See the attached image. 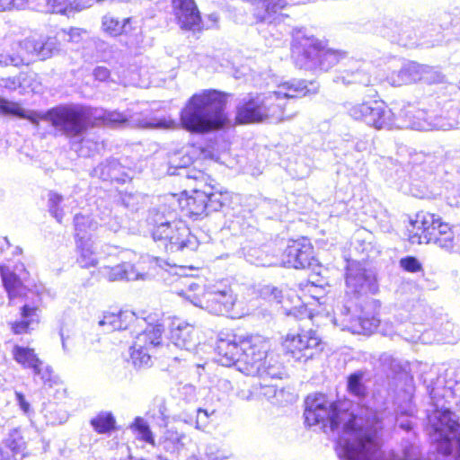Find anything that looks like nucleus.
Instances as JSON below:
<instances>
[{"mask_svg": "<svg viewBox=\"0 0 460 460\" xmlns=\"http://www.w3.org/2000/svg\"><path fill=\"white\" fill-rule=\"evenodd\" d=\"M115 418L111 412H101L91 420V425L99 434L110 432L115 427Z\"/></svg>", "mask_w": 460, "mask_h": 460, "instance_id": "58836bf2", "label": "nucleus"}, {"mask_svg": "<svg viewBox=\"0 0 460 460\" xmlns=\"http://www.w3.org/2000/svg\"><path fill=\"white\" fill-rule=\"evenodd\" d=\"M102 226H104L109 230L116 233L121 227V218L117 216L112 217L111 215V217L108 219H106L104 222L102 223Z\"/></svg>", "mask_w": 460, "mask_h": 460, "instance_id": "052dcab7", "label": "nucleus"}, {"mask_svg": "<svg viewBox=\"0 0 460 460\" xmlns=\"http://www.w3.org/2000/svg\"><path fill=\"white\" fill-rule=\"evenodd\" d=\"M438 235L447 234V231H452L447 224L440 222L439 217H438V224L435 226Z\"/></svg>", "mask_w": 460, "mask_h": 460, "instance_id": "0e129e2a", "label": "nucleus"}, {"mask_svg": "<svg viewBox=\"0 0 460 460\" xmlns=\"http://www.w3.org/2000/svg\"><path fill=\"white\" fill-rule=\"evenodd\" d=\"M363 373L357 371L348 377V390L355 396L361 397L366 394V387L362 382Z\"/></svg>", "mask_w": 460, "mask_h": 460, "instance_id": "c03bdc74", "label": "nucleus"}, {"mask_svg": "<svg viewBox=\"0 0 460 460\" xmlns=\"http://www.w3.org/2000/svg\"><path fill=\"white\" fill-rule=\"evenodd\" d=\"M430 119L428 113L417 109L412 105L401 110L398 117L394 115V128H410L415 130L428 131L430 130Z\"/></svg>", "mask_w": 460, "mask_h": 460, "instance_id": "4be33fe9", "label": "nucleus"}, {"mask_svg": "<svg viewBox=\"0 0 460 460\" xmlns=\"http://www.w3.org/2000/svg\"><path fill=\"white\" fill-rule=\"evenodd\" d=\"M21 316H34L40 311L39 303L32 302L31 304L24 302L20 305Z\"/></svg>", "mask_w": 460, "mask_h": 460, "instance_id": "4d7b16f0", "label": "nucleus"}, {"mask_svg": "<svg viewBox=\"0 0 460 460\" xmlns=\"http://www.w3.org/2000/svg\"><path fill=\"white\" fill-rule=\"evenodd\" d=\"M35 376H38L40 378L43 384L47 385L49 382H50L51 378V370L49 367H46L45 369L41 368V374L40 375H34Z\"/></svg>", "mask_w": 460, "mask_h": 460, "instance_id": "69168bd1", "label": "nucleus"}, {"mask_svg": "<svg viewBox=\"0 0 460 460\" xmlns=\"http://www.w3.org/2000/svg\"><path fill=\"white\" fill-rule=\"evenodd\" d=\"M63 201V197L57 192L49 191L48 194V206L49 213L56 218L58 223L62 222L65 216L63 208L60 204Z\"/></svg>", "mask_w": 460, "mask_h": 460, "instance_id": "37998d69", "label": "nucleus"}, {"mask_svg": "<svg viewBox=\"0 0 460 460\" xmlns=\"http://www.w3.org/2000/svg\"><path fill=\"white\" fill-rule=\"evenodd\" d=\"M240 346L242 354L239 369L248 376L258 373L264 360L270 357V341L261 335H252L243 339Z\"/></svg>", "mask_w": 460, "mask_h": 460, "instance_id": "9b49d317", "label": "nucleus"}, {"mask_svg": "<svg viewBox=\"0 0 460 460\" xmlns=\"http://www.w3.org/2000/svg\"><path fill=\"white\" fill-rule=\"evenodd\" d=\"M93 217L99 221V226L108 219L111 215V204L104 199H99L96 201V209L92 213Z\"/></svg>", "mask_w": 460, "mask_h": 460, "instance_id": "de8ad7c7", "label": "nucleus"}, {"mask_svg": "<svg viewBox=\"0 0 460 460\" xmlns=\"http://www.w3.org/2000/svg\"><path fill=\"white\" fill-rule=\"evenodd\" d=\"M345 109L353 119L364 121L376 129H393L394 127V113L383 102H347Z\"/></svg>", "mask_w": 460, "mask_h": 460, "instance_id": "9d476101", "label": "nucleus"}, {"mask_svg": "<svg viewBox=\"0 0 460 460\" xmlns=\"http://www.w3.org/2000/svg\"><path fill=\"white\" fill-rule=\"evenodd\" d=\"M178 174L184 175L187 179L197 181L193 194L184 200L183 208L187 210L186 215L195 218L206 215V204L204 200H207V196L205 190H202V184L208 180L207 174L195 169H183V172Z\"/></svg>", "mask_w": 460, "mask_h": 460, "instance_id": "f3484780", "label": "nucleus"}, {"mask_svg": "<svg viewBox=\"0 0 460 460\" xmlns=\"http://www.w3.org/2000/svg\"><path fill=\"white\" fill-rule=\"evenodd\" d=\"M122 166L117 159L111 158L100 164L93 171V174L104 181H119Z\"/></svg>", "mask_w": 460, "mask_h": 460, "instance_id": "f704fd0d", "label": "nucleus"}, {"mask_svg": "<svg viewBox=\"0 0 460 460\" xmlns=\"http://www.w3.org/2000/svg\"><path fill=\"white\" fill-rule=\"evenodd\" d=\"M102 29L110 36L128 35L130 37L127 44L132 47H137L142 42V34L140 29L132 26V18H125L122 22L118 18L108 13L102 19Z\"/></svg>", "mask_w": 460, "mask_h": 460, "instance_id": "6ab92c4d", "label": "nucleus"}, {"mask_svg": "<svg viewBox=\"0 0 460 460\" xmlns=\"http://www.w3.org/2000/svg\"><path fill=\"white\" fill-rule=\"evenodd\" d=\"M400 266L408 272L415 273L422 270L419 260L413 256H407L400 260Z\"/></svg>", "mask_w": 460, "mask_h": 460, "instance_id": "603ef678", "label": "nucleus"}, {"mask_svg": "<svg viewBox=\"0 0 460 460\" xmlns=\"http://www.w3.org/2000/svg\"><path fill=\"white\" fill-rule=\"evenodd\" d=\"M236 119L240 123L261 122L267 119L261 94L249 95L240 102L237 107Z\"/></svg>", "mask_w": 460, "mask_h": 460, "instance_id": "5701e85b", "label": "nucleus"}, {"mask_svg": "<svg viewBox=\"0 0 460 460\" xmlns=\"http://www.w3.org/2000/svg\"><path fill=\"white\" fill-rule=\"evenodd\" d=\"M16 398H17V401L19 402L21 409L24 412H28L30 410V403L28 402H26L23 394H22L20 393H16Z\"/></svg>", "mask_w": 460, "mask_h": 460, "instance_id": "338daca9", "label": "nucleus"}, {"mask_svg": "<svg viewBox=\"0 0 460 460\" xmlns=\"http://www.w3.org/2000/svg\"><path fill=\"white\" fill-rule=\"evenodd\" d=\"M6 447L12 451L13 456H24L25 442L17 429L13 430L5 440Z\"/></svg>", "mask_w": 460, "mask_h": 460, "instance_id": "79ce46f5", "label": "nucleus"}, {"mask_svg": "<svg viewBox=\"0 0 460 460\" xmlns=\"http://www.w3.org/2000/svg\"><path fill=\"white\" fill-rule=\"evenodd\" d=\"M146 221L152 227L153 239L159 242L167 252L197 249L196 236L190 234L185 222L176 219V212L165 205L149 210Z\"/></svg>", "mask_w": 460, "mask_h": 460, "instance_id": "7ed1b4c3", "label": "nucleus"}, {"mask_svg": "<svg viewBox=\"0 0 460 460\" xmlns=\"http://www.w3.org/2000/svg\"><path fill=\"white\" fill-rule=\"evenodd\" d=\"M264 12L255 13L258 21L267 23H277L283 20L284 15L280 11L284 9L288 3L286 0H261Z\"/></svg>", "mask_w": 460, "mask_h": 460, "instance_id": "c756f323", "label": "nucleus"}, {"mask_svg": "<svg viewBox=\"0 0 460 460\" xmlns=\"http://www.w3.org/2000/svg\"><path fill=\"white\" fill-rule=\"evenodd\" d=\"M421 69V64L409 62L404 64L399 71L392 73L387 80L394 86L415 83L420 81Z\"/></svg>", "mask_w": 460, "mask_h": 460, "instance_id": "cd10ccee", "label": "nucleus"}, {"mask_svg": "<svg viewBox=\"0 0 460 460\" xmlns=\"http://www.w3.org/2000/svg\"><path fill=\"white\" fill-rule=\"evenodd\" d=\"M314 261V248L306 238L291 241L282 255V262L288 268L305 269Z\"/></svg>", "mask_w": 460, "mask_h": 460, "instance_id": "a211bd4d", "label": "nucleus"}, {"mask_svg": "<svg viewBox=\"0 0 460 460\" xmlns=\"http://www.w3.org/2000/svg\"><path fill=\"white\" fill-rule=\"evenodd\" d=\"M215 413V411H211V412H208V410L199 408L196 412V419H195V428L197 429H204L208 422H209V417Z\"/></svg>", "mask_w": 460, "mask_h": 460, "instance_id": "5fc2aeb1", "label": "nucleus"}, {"mask_svg": "<svg viewBox=\"0 0 460 460\" xmlns=\"http://www.w3.org/2000/svg\"><path fill=\"white\" fill-rule=\"evenodd\" d=\"M128 314H130L134 316H136V314H137V313L130 306L126 305V306L120 308L119 311L111 312L109 316L121 317V316L127 315Z\"/></svg>", "mask_w": 460, "mask_h": 460, "instance_id": "e2e57ef3", "label": "nucleus"}, {"mask_svg": "<svg viewBox=\"0 0 460 460\" xmlns=\"http://www.w3.org/2000/svg\"><path fill=\"white\" fill-rule=\"evenodd\" d=\"M164 324L148 323L145 330L137 333L130 347V358L136 368L150 367L152 358L164 346Z\"/></svg>", "mask_w": 460, "mask_h": 460, "instance_id": "1a4fd4ad", "label": "nucleus"}, {"mask_svg": "<svg viewBox=\"0 0 460 460\" xmlns=\"http://www.w3.org/2000/svg\"><path fill=\"white\" fill-rule=\"evenodd\" d=\"M43 412L47 423L51 425L61 424L67 420L66 412L61 411L55 403H49L45 406Z\"/></svg>", "mask_w": 460, "mask_h": 460, "instance_id": "a19ab883", "label": "nucleus"}, {"mask_svg": "<svg viewBox=\"0 0 460 460\" xmlns=\"http://www.w3.org/2000/svg\"><path fill=\"white\" fill-rule=\"evenodd\" d=\"M383 80V76L376 74V68L371 64L360 61H353L349 68L340 71L333 78L336 84L344 85L357 84L363 86H374Z\"/></svg>", "mask_w": 460, "mask_h": 460, "instance_id": "2eb2a0df", "label": "nucleus"}, {"mask_svg": "<svg viewBox=\"0 0 460 460\" xmlns=\"http://www.w3.org/2000/svg\"><path fill=\"white\" fill-rule=\"evenodd\" d=\"M294 40L301 48L296 58V64L305 70L327 72L347 57L346 52L326 49L323 41L313 36H306L302 30L294 35Z\"/></svg>", "mask_w": 460, "mask_h": 460, "instance_id": "39448f33", "label": "nucleus"}, {"mask_svg": "<svg viewBox=\"0 0 460 460\" xmlns=\"http://www.w3.org/2000/svg\"><path fill=\"white\" fill-rule=\"evenodd\" d=\"M421 78L427 84H436L443 81V75L437 67L422 65Z\"/></svg>", "mask_w": 460, "mask_h": 460, "instance_id": "09e8293b", "label": "nucleus"}, {"mask_svg": "<svg viewBox=\"0 0 460 460\" xmlns=\"http://www.w3.org/2000/svg\"><path fill=\"white\" fill-rule=\"evenodd\" d=\"M253 376L261 377L263 382L266 383L268 379H282L286 376V371L278 358L270 355V357L264 360L262 366L260 367L258 373H255Z\"/></svg>", "mask_w": 460, "mask_h": 460, "instance_id": "7c9ffc66", "label": "nucleus"}, {"mask_svg": "<svg viewBox=\"0 0 460 460\" xmlns=\"http://www.w3.org/2000/svg\"><path fill=\"white\" fill-rule=\"evenodd\" d=\"M226 94L214 89L193 94L181 111L184 129L205 134L219 130L229 124L226 112Z\"/></svg>", "mask_w": 460, "mask_h": 460, "instance_id": "f03ea898", "label": "nucleus"}, {"mask_svg": "<svg viewBox=\"0 0 460 460\" xmlns=\"http://www.w3.org/2000/svg\"><path fill=\"white\" fill-rule=\"evenodd\" d=\"M130 428L137 433V438L145 441L147 444L155 446V438L153 432L146 420L141 417H137Z\"/></svg>", "mask_w": 460, "mask_h": 460, "instance_id": "ea45409f", "label": "nucleus"}, {"mask_svg": "<svg viewBox=\"0 0 460 460\" xmlns=\"http://www.w3.org/2000/svg\"><path fill=\"white\" fill-rule=\"evenodd\" d=\"M335 326L341 331H348L353 334L370 335L376 332L384 336H393L395 333L394 327L387 318H332Z\"/></svg>", "mask_w": 460, "mask_h": 460, "instance_id": "4468645a", "label": "nucleus"}, {"mask_svg": "<svg viewBox=\"0 0 460 460\" xmlns=\"http://www.w3.org/2000/svg\"><path fill=\"white\" fill-rule=\"evenodd\" d=\"M430 243H434L447 252H451L455 246L453 231H447V234L443 235H438L436 233V234H434V239H430Z\"/></svg>", "mask_w": 460, "mask_h": 460, "instance_id": "8fccbe9b", "label": "nucleus"}, {"mask_svg": "<svg viewBox=\"0 0 460 460\" xmlns=\"http://www.w3.org/2000/svg\"><path fill=\"white\" fill-rule=\"evenodd\" d=\"M203 288L188 279L185 288L176 293L197 307L205 308L210 314L229 312L235 304L236 297L230 286L220 283L212 287L203 296Z\"/></svg>", "mask_w": 460, "mask_h": 460, "instance_id": "423d86ee", "label": "nucleus"}, {"mask_svg": "<svg viewBox=\"0 0 460 460\" xmlns=\"http://www.w3.org/2000/svg\"><path fill=\"white\" fill-rule=\"evenodd\" d=\"M433 407L428 416L430 439L437 451L447 460H460V424L458 416L451 411L456 402L454 392L442 383L429 390Z\"/></svg>", "mask_w": 460, "mask_h": 460, "instance_id": "f257e3e1", "label": "nucleus"}, {"mask_svg": "<svg viewBox=\"0 0 460 460\" xmlns=\"http://www.w3.org/2000/svg\"><path fill=\"white\" fill-rule=\"evenodd\" d=\"M78 252L77 262L82 268L95 267L98 263L91 238L75 240Z\"/></svg>", "mask_w": 460, "mask_h": 460, "instance_id": "2f4dec72", "label": "nucleus"}, {"mask_svg": "<svg viewBox=\"0 0 460 460\" xmlns=\"http://www.w3.org/2000/svg\"><path fill=\"white\" fill-rule=\"evenodd\" d=\"M91 116L90 108L80 105H60L48 111L46 119L62 135L74 138L81 137L86 131Z\"/></svg>", "mask_w": 460, "mask_h": 460, "instance_id": "6e6552de", "label": "nucleus"}, {"mask_svg": "<svg viewBox=\"0 0 460 460\" xmlns=\"http://www.w3.org/2000/svg\"><path fill=\"white\" fill-rule=\"evenodd\" d=\"M128 318H102L98 322V325L103 328L104 332H111L113 331H119L127 329Z\"/></svg>", "mask_w": 460, "mask_h": 460, "instance_id": "a18cd8bd", "label": "nucleus"}, {"mask_svg": "<svg viewBox=\"0 0 460 460\" xmlns=\"http://www.w3.org/2000/svg\"><path fill=\"white\" fill-rule=\"evenodd\" d=\"M346 284L348 288L354 294H363L373 291L375 287L374 279L360 263L350 262L347 267Z\"/></svg>", "mask_w": 460, "mask_h": 460, "instance_id": "b1692460", "label": "nucleus"}, {"mask_svg": "<svg viewBox=\"0 0 460 460\" xmlns=\"http://www.w3.org/2000/svg\"><path fill=\"white\" fill-rule=\"evenodd\" d=\"M206 455L209 460H224L227 458V456L221 452L216 445L207 446Z\"/></svg>", "mask_w": 460, "mask_h": 460, "instance_id": "13d9d810", "label": "nucleus"}, {"mask_svg": "<svg viewBox=\"0 0 460 460\" xmlns=\"http://www.w3.org/2000/svg\"><path fill=\"white\" fill-rule=\"evenodd\" d=\"M93 75L96 80L105 82L110 78L111 72L107 67L100 66L93 69Z\"/></svg>", "mask_w": 460, "mask_h": 460, "instance_id": "680f3d73", "label": "nucleus"}, {"mask_svg": "<svg viewBox=\"0 0 460 460\" xmlns=\"http://www.w3.org/2000/svg\"><path fill=\"white\" fill-rule=\"evenodd\" d=\"M74 226L75 231V240L77 239H87L88 233L97 230L99 221L93 217V215H84L82 213L75 214L74 217Z\"/></svg>", "mask_w": 460, "mask_h": 460, "instance_id": "72a5a7b5", "label": "nucleus"}, {"mask_svg": "<svg viewBox=\"0 0 460 460\" xmlns=\"http://www.w3.org/2000/svg\"><path fill=\"white\" fill-rule=\"evenodd\" d=\"M17 52L4 51L0 54L1 66H19L28 64L31 58L40 60L50 58L60 51L57 37L31 35L16 44Z\"/></svg>", "mask_w": 460, "mask_h": 460, "instance_id": "0eeeda50", "label": "nucleus"}, {"mask_svg": "<svg viewBox=\"0 0 460 460\" xmlns=\"http://www.w3.org/2000/svg\"><path fill=\"white\" fill-rule=\"evenodd\" d=\"M12 353L13 359L24 368L32 369L34 375L41 374L42 361L33 349L14 345Z\"/></svg>", "mask_w": 460, "mask_h": 460, "instance_id": "c85d7f7f", "label": "nucleus"}, {"mask_svg": "<svg viewBox=\"0 0 460 460\" xmlns=\"http://www.w3.org/2000/svg\"><path fill=\"white\" fill-rule=\"evenodd\" d=\"M287 354L299 362H306L323 349L321 339L315 332L308 331L296 335H288L284 341Z\"/></svg>", "mask_w": 460, "mask_h": 460, "instance_id": "ddd939ff", "label": "nucleus"}, {"mask_svg": "<svg viewBox=\"0 0 460 460\" xmlns=\"http://www.w3.org/2000/svg\"><path fill=\"white\" fill-rule=\"evenodd\" d=\"M102 274L109 281L118 280H138L146 279V274L138 272L134 265L129 262H122L114 267H104L102 270Z\"/></svg>", "mask_w": 460, "mask_h": 460, "instance_id": "bb28decb", "label": "nucleus"}, {"mask_svg": "<svg viewBox=\"0 0 460 460\" xmlns=\"http://www.w3.org/2000/svg\"><path fill=\"white\" fill-rule=\"evenodd\" d=\"M142 197L138 194L125 193L121 198L122 205L130 211H137Z\"/></svg>", "mask_w": 460, "mask_h": 460, "instance_id": "864d4df0", "label": "nucleus"}, {"mask_svg": "<svg viewBox=\"0 0 460 460\" xmlns=\"http://www.w3.org/2000/svg\"><path fill=\"white\" fill-rule=\"evenodd\" d=\"M184 433L171 428L165 429L160 440L165 451L174 452L180 450L184 446Z\"/></svg>", "mask_w": 460, "mask_h": 460, "instance_id": "e433bc0d", "label": "nucleus"}, {"mask_svg": "<svg viewBox=\"0 0 460 460\" xmlns=\"http://www.w3.org/2000/svg\"><path fill=\"white\" fill-rule=\"evenodd\" d=\"M37 323L38 322L33 318H20L10 323V325L14 334H25L30 333Z\"/></svg>", "mask_w": 460, "mask_h": 460, "instance_id": "49530a36", "label": "nucleus"}, {"mask_svg": "<svg viewBox=\"0 0 460 460\" xmlns=\"http://www.w3.org/2000/svg\"><path fill=\"white\" fill-rule=\"evenodd\" d=\"M243 337L235 334H220L217 342V361L226 367L234 364L241 366V341Z\"/></svg>", "mask_w": 460, "mask_h": 460, "instance_id": "aec40b11", "label": "nucleus"}, {"mask_svg": "<svg viewBox=\"0 0 460 460\" xmlns=\"http://www.w3.org/2000/svg\"><path fill=\"white\" fill-rule=\"evenodd\" d=\"M319 85L316 82L291 80L279 84L277 90L261 93L267 119L275 122L292 119L296 111L292 108L295 99L311 93H316Z\"/></svg>", "mask_w": 460, "mask_h": 460, "instance_id": "20e7f679", "label": "nucleus"}, {"mask_svg": "<svg viewBox=\"0 0 460 460\" xmlns=\"http://www.w3.org/2000/svg\"><path fill=\"white\" fill-rule=\"evenodd\" d=\"M91 5V0H46L47 12L56 13H66L68 10L82 11Z\"/></svg>", "mask_w": 460, "mask_h": 460, "instance_id": "473e14b6", "label": "nucleus"}, {"mask_svg": "<svg viewBox=\"0 0 460 460\" xmlns=\"http://www.w3.org/2000/svg\"><path fill=\"white\" fill-rule=\"evenodd\" d=\"M260 293L262 296L266 298H272L277 302H280V298L282 297V290L270 285L262 287Z\"/></svg>", "mask_w": 460, "mask_h": 460, "instance_id": "6e6d98bb", "label": "nucleus"}, {"mask_svg": "<svg viewBox=\"0 0 460 460\" xmlns=\"http://www.w3.org/2000/svg\"><path fill=\"white\" fill-rule=\"evenodd\" d=\"M0 111L4 114L13 115L21 119H26L35 124L39 122L40 116L36 111L24 110L17 102L1 99Z\"/></svg>", "mask_w": 460, "mask_h": 460, "instance_id": "c9c22d12", "label": "nucleus"}, {"mask_svg": "<svg viewBox=\"0 0 460 460\" xmlns=\"http://www.w3.org/2000/svg\"><path fill=\"white\" fill-rule=\"evenodd\" d=\"M207 181L203 182L202 190H205L206 193V199L205 201L206 204V215H208L210 212H216L219 211L223 206L225 205L227 197L226 194H223L222 192H212L210 190L212 187L210 185H207Z\"/></svg>", "mask_w": 460, "mask_h": 460, "instance_id": "4c0bfd02", "label": "nucleus"}, {"mask_svg": "<svg viewBox=\"0 0 460 460\" xmlns=\"http://www.w3.org/2000/svg\"><path fill=\"white\" fill-rule=\"evenodd\" d=\"M217 385L226 393H228L233 390V385L231 382L225 378L219 379L217 382Z\"/></svg>", "mask_w": 460, "mask_h": 460, "instance_id": "774afa93", "label": "nucleus"}, {"mask_svg": "<svg viewBox=\"0 0 460 460\" xmlns=\"http://www.w3.org/2000/svg\"><path fill=\"white\" fill-rule=\"evenodd\" d=\"M87 35V31L79 28H72L67 33V41L78 43L80 42L84 36Z\"/></svg>", "mask_w": 460, "mask_h": 460, "instance_id": "bf43d9fd", "label": "nucleus"}, {"mask_svg": "<svg viewBox=\"0 0 460 460\" xmlns=\"http://www.w3.org/2000/svg\"><path fill=\"white\" fill-rule=\"evenodd\" d=\"M438 224V217L428 212H420L416 218L411 221L414 234L410 237L411 243H430L436 234L435 226Z\"/></svg>", "mask_w": 460, "mask_h": 460, "instance_id": "393cba45", "label": "nucleus"}, {"mask_svg": "<svg viewBox=\"0 0 460 460\" xmlns=\"http://www.w3.org/2000/svg\"><path fill=\"white\" fill-rule=\"evenodd\" d=\"M170 334L175 346L187 350L191 349L198 342L193 325L182 318H173L170 325Z\"/></svg>", "mask_w": 460, "mask_h": 460, "instance_id": "a878e982", "label": "nucleus"}, {"mask_svg": "<svg viewBox=\"0 0 460 460\" xmlns=\"http://www.w3.org/2000/svg\"><path fill=\"white\" fill-rule=\"evenodd\" d=\"M172 5L181 28L200 30L201 17L194 0H172Z\"/></svg>", "mask_w": 460, "mask_h": 460, "instance_id": "412c9836", "label": "nucleus"}, {"mask_svg": "<svg viewBox=\"0 0 460 460\" xmlns=\"http://www.w3.org/2000/svg\"><path fill=\"white\" fill-rule=\"evenodd\" d=\"M456 124L455 120L447 119L442 116L434 117L430 119V130H449L454 128Z\"/></svg>", "mask_w": 460, "mask_h": 460, "instance_id": "3c124183", "label": "nucleus"}, {"mask_svg": "<svg viewBox=\"0 0 460 460\" xmlns=\"http://www.w3.org/2000/svg\"><path fill=\"white\" fill-rule=\"evenodd\" d=\"M0 274L10 302L25 296L29 287L32 285L30 281L29 272L22 263L16 264L13 270L1 266Z\"/></svg>", "mask_w": 460, "mask_h": 460, "instance_id": "dca6fc26", "label": "nucleus"}, {"mask_svg": "<svg viewBox=\"0 0 460 460\" xmlns=\"http://www.w3.org/2000/svg\"><path fill=\"white\" fill-rule=\"evenodd\" d=\"M106 124L112 127H140L151 128H163L169 129L174 128L177 126L175 120L169 117L153 118L151 119H141L137 113H132L129 110L125 112H119L117 111H103L102 114L98 115Z\"/></svg>", "mask_w": 460, "mask_h": 460, "instance_id": "f8f14e48", "label": "nucleus"}]
</instances>
